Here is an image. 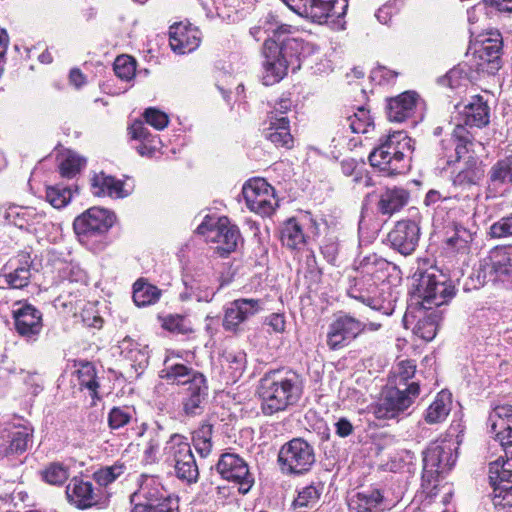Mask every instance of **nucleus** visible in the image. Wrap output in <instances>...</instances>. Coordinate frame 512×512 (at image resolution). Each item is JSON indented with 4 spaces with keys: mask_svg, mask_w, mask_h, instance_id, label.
Listing matches in <instances>:
<instances>
[{
    "mask_svg": "<svg viewBox=\"0 0 512 512\" xmlns=\"http://www.w3.org/2000/svg\"><path fill=\"white\" fill-rule=\"evenodd\" d=\"M257 393L262 413L272 416L286 411L300 400L303 381L301 376L293 370H270L259 380Z\"/></svg>",
    "mask_w": 512,
    "mask_h": 512,
    "instance_id": "f257e3e1",
    "label": "nucleus"
},
{
    "mask_svg": "<svg viewBox=\"0 0 512 512\" xmlns=\"http://www.w3.org/2000/svg\"><path fill=\"white\" fill-rule=\"evenodd\" d=\"M308 45L292 37H280V40L265 39L263 54L265 57L263 77L265 85L279 82L291 68L293 72L301 68L304 50Z\"/></svg>",
    "mask_w": 512,
    "mask_h": 512,
    "instance_id": "f03ea898",
    "label": "nucleus"
},
{
    "mask_svg": "<svg viewBox=\"0 0 512 512\" xmlns=\"http://www.w3.org/2000/svg\"><path fill=\"white\" fill-rule=\"evenodd\" d=\"M412 150V139L403 131H395L381 140L369 154L368 160L383 175L393 176L408 169V155Z\"/></svg>",
    "mask_w": 512,
    "mask_h": 512,
    "instance_id": "7ed1b4c3",
    "label": "nucleus"
},
{
    "mask_svg": "<svg viewBox=\"0 0 512 512\" xmlns=\"http://www.w3.org/2000/svg\"><path fill=\"white\" fill-rule=\"evenodd\" d=\"M413 296L421 300L426 310L447 304L455 295L449 276L437 266L418 268L413 274Z\"/></svg>",
    "mask_w": 512,
    "mask_h": 512,
    "instance_id": "20e7f679",
    "label": "nucleus"
},
{
    "mask_svg": "<svg viewBox=\"0 0 512 512\" xmlns=\"http://www.w3.org/2000/svg\"><path fill=\"white\" fill-rule=\"evenodd\" d=\"M114 221L115 216L112 212L92 207L74 219L73 229L81 244L94 252H99L108 243L107 234Z\"/></svg>",
    "mask_w": 512,
    "mask_h": 512,
    "instance_id": "39448f33",
    "label": "nucleus"
},
{
    "mask_svg": "<svg viewBox=\"0 0 512 512\" xmlns=\"http://www.w3.org/2000/svg\"><path fill=\"white\" fill-rule=\"evenodd\" d=\"M163 455L165 462L174 467L177 478L187 483L197 482L198 466L185 436L172 434L165 443Z\"/></svg>",
    "mask_w": 512,
    "mask_h": 512,
    "instance_id": "423d86ee",
    "label": "nucleus"
},
{
    "mask_svg": "<svg viewBox=\"0 0 512 512\" xmlns=\"http://www.w3.org/2000/svg\"><path fill=\"white\" fill-rule=\"evenodd\" d=\"M485 176V165L474 156H469L463 167L452 178V187L448 201H457L461 207L470 206L471 201L477 195L474 190L479 186Z\"/></svg>",
    "mask_w": 512,
    "mask_h": 512,
    "instance_id": "0eeeda50",
    "label": "nucleus"
},
{
    "mask_svg": "<svg viewBox=\"0 0 512 512\" xmlns=\"http://www.w3.org/2000/svg\"><path fill=\"white\" fill-rule=\"evenodd\" d=\"M385 289H389L388 284L356 273L349 279L347 293L351 298L360 301L372 310L388 315L393 308L392 300L385 296Z\"/></svg>",
    "mask_w": 512,
    "mask_h": 512,
    "instance_id": "6e6552de",
    "label": "nucleus"
},
{
    "mask_svg": "<svg viewBox=\"0 0 512 512\" xmlns=\"http://www.w3.org/2000/svg\"><path fill=\"white\" fill-rule=\"evenodd\" d=\"M453 442L447 439L435 440L422 452V486L428 488L438 478L451 470L456 461Z\"/></svg>",
    "mask_w": 512,
    "mask_h": 512,
    "instance_id": "1a4fd4ad",
    "label": "nucleus"
},
{
    "mask_svg": "<svg viewBox=\"0 0 512 512\" xmlns=\"http://www.w3.org/2000/svg\"><path fill=\"white\" fill-rule=\"evenodd\" d=\"M478 281L482 284L501 282L512 286V246H497L480 260L477 269Z\"/></svg>",
    "mask_w": 512,
    "mask_h": 512,
    "instance_id": "9d476101",
    "label": "nucleus"
},
{
    "mask_svg": "<svg viewBox=\"0 0 512 512\" xmlns=\"http://www.w3.org/2000/svg\"><path fill=\"white\" fill-rule=\"evenodd\" d=\"M420 394L418 382H411L406 388H388L373 408L377 419H394L403 414Z\"/></svg>",
    "mask_w": 512,
    "mask_h": 512,
    "instance_id": "9b49d317",
    "label": "nucleus"
},
{
    "mask_svg": "<svg viewBox=\"0 0 512 512\" xmlns=\"http://www.w3.org/2000/svg\"><path fill=\"white\" fill-rule=\"evenodd\" d=\"M197 233L205 236L207 241L217 244L216 250L221 257L235 251L240 239V232L236 225H232L228 218L222 217L215 221L206 216L197 227Z\"/></svg>",
    "mask_w": 512,
    "mask_h": 512,
    "instance_id": "f8f14e48",
    "label": "nucleus"
},
{
    "mask_svg": "<svg viewBox=\"0 0 512 512\" xmlns=\"http://www.w3.org/2000/svg\"><path fill=\"white\" fill-rule=\"evenodd\" d=\"M278 462L286 474H303L315 462L314 448L304 439L294 438L281 447Z\"/></svg>",
    "mask_w": 512,
    "mask_h": 512,
    "instance_id": "ddd939ff",
    "label": "nucleus"
},
{
    "mask_svg": "<svg viewBox=\"0 0 512 512\" xmlns=\"http://www.w3.org/2000/svg\"><path fill=\"white\" fill-rule=\"evenodd\" d=\"M242 194L247 207L262 216L271 215L278 206L274 188L262 178L247 181L242 188Z\"/></svg>",
    "mask_w": 512,
    "mask_h": 512,
    "instance_id": "4468645a",
    "label": "nucleus"
},
{
    "mask_svg": "<svg viewBox=\"0 0 512 512\" xmlns=\"http://www.w3.org/2000/svg\"><path fill=\"white\" fill-rule=\"evenodd\" d=\"M366 326L365 323L348 314L335 317L328 327L327 346L333 351L348 346L365 330Z\"/></svg>",
    "mask_w": 512,
    "mask_h": 512,
    "instance_id": "2eb2a0df",
    "label": "nucleus"
},
{
    "mask_svg": "<svg viewBox=\"0 0 512 512\" xmlns=\"http://www.w3.org/2000/svg\"><path fill=\"white\" fill-rule=\"evenodd\" d=\"M216 469L223 479L237 484L238 491L242 494L248 493L254 484V477L249 471L248 464L237 454H222Z\"/></svg>",
    "mask_w": 512,
    "mask_h": 512,
    "instance_id": "dca6fc26",
    "label": "nucleus"
},
{
    "mask_svg": "<svg viewBox=\"0 0 512 512\" xmlns=\"http://www.w3.org/2000/svg\"><path fill=\"white\" fill-rule=\"evenodd\" d=\"M66 497L70 504L78 509H88L103 503L104 493L92 482L74 477L66 486Z\"/></svg>",
    "mask_w": 512,
    "mask_h": 512,
    "instance_id": "f3484780",
    "label": "nucleus"
},
{
    "mask_svg": "<svg viewBox=\"0 0 512 512\" xmlns=\"http://www.w3.org/2000/svg\"><path fill=\"white\" fill-rule=\"evenodd\" d=\"M33 260L27 252L11 258L1 269L0 278L11 289L27 287L32 278Z\"/></svg>",
    "mask_w": 512,
    "mask_h": 512,
    "instance_id": "a211bd4d",
    "label": "nucleus"
},
{
    "mask_svg": "<svg viewBox=\"0 0 512 512\" xmlns=\"http://www.w3.org/2000/svg\"><path fill=\"white\" fill-rule=\"evenodd\" d=\"M338 4L339 0H304L296 6V13L312 22L323 24L329 17H341L345 14L347 0H341L340 11Z\"/></svg>",
    "mask_w": 512,
    "mask_h": 512,
    "instance_id": "6ab92c4d",
    "label": "nucleus"
},
{
    "mask_svg": "<svg viewBox=\"0 0 512 512\" xmlns=\"http://www.w3.org/2000/svg\"><path fill=\"white\" fill-rule=\"evenodd\" d=\"M512 186V149L498 159L487 173V195L497 197L504 195Z\"/></svg>",
    "mask_w": 512,
    "mask_h": 512,
    "instance_id": "aec40b11",
    "label": "nucleus"
},
{
    "mask_svg": "<svg viewBox=\"0 0 512 512\" xmlns=\"http://www.w3.org/2000/svg\"><path fill=\"white\" fill-rule=\"evenodd\" d=\"M32 443V432L25 426L0 425V457L24 453Z\"/></svg>",
    "mask_w": 512,
    "mask_h": 512,
    "instance_id": "412c9836",
    "label": "nucleus"
},
{
    "mask_svg": "<svg viewBox=\"0 0 512 512\" xmlns=\"http://www.w3.org/2000/svg\"><path fill=\"white\" fill-rule=\"evenodd\" d=\"M420 227L412 220L398 221L388 234L390 246L400 254L411 255L420 240Z\"/></svg>",
    "mask_w": 512,
    "mask_h": 512,
    "instance_id": "4be33fe9",
    "label": "nucleus"
},
{
    "mask_svg": "<svg viewBox=\"0 0 512 512\" xmlns=\"http://www.w3.org/2000/svg\"><path fill=\"white\" fill-rule=\"evenodd\" d=\"M17 304L20 307L12 312L15 330L27 341H35L43 327L42 313L31 304Z\"/></svg>",
    "mask_w": 512,
    "mask_h": 512,
    "instance_id": "5701e85b",
    "label": "nucleus"
},
{
    "mask_svg": "<svg viewBox=\"0 0 512 512\" xmlns=\"http://www.w3.org/2000/svg\"><path fill=\"white\" fill-rule=\"evenodd\" d=\"M182 398L183 412L186 416L195 417L203 413L208 397V383L206 376L201 372L186 383Z\"/></svg>",
    "mask_w": 512,
    "mask_h": 512,
    "instance_id": "b1692460",
    "label": "nucleus"
},
{
    "mask_svg": "<svg viewBox=\"0 0 512 512\" xmlns=\"http://www.w3.org/2000/svg\"><path fill=\"white\" fill-rule=\"evenodd\" d=\"M503 40L500 34L483 39L475 50L477 69L495 74L502 66Z\"/></svg>",
    "mask_w": 512,
    "mask_h": 512,
    "instance_id": "393cba45",
    "label": "nucleus"
},
{
    "mask_svg": "<svg viewBox=\"0 0 512 512\" xmlns=\"http://www.w3.org/2000/svg\"><path fill=\"white\" fill-rule=\"evenodd\" d=\"M260 299L240 298L232 301L225 309L223 327L227 331H237L239 325L263 309Z\"/></svg>",
    "mask_w": 512,
    "mask_h": 512,
    "instance_id": "a878e982",
    "label": "nucleus"
},
{
    "mask_svg": "<svg viewBox=\"0 0 512 512\" xmlns=\"http://www.w3.org/2000/svg\"><path fill=\"white\" fill-rule=\"evenodd\" d=\"M172 496L155 477H146L139 489L131 496V502H134L132 511L139 507L150 510L157 506L164 499Z\"/></svg>",
    "mask_w": 512,
    "mask_h": 512,
    "instance_id": "bb28decb",
    "label": "nucleus"
},
{
    "mask_svg": "<svg viewBox=\"0 0 512 512\" xmlns=\"http://www.w3.org/2000/svg\"><path fill=\"white\" fill-rule=\"evenodd\" d=\"M200 31L197 28L178 23L169 31V44L177 54L193 52L200 44Z\"/></svg>",
    "mask_w": 512,
    "mask_h": 512,
    "instance_id": "cd10ccee",
    "label": "nucleus"
},
{
    "mask_svg": "<svg viewBox=\"0 0 512 512\" xmlns=\"http://www.w3.org/2000/svg\"><path fill=\"white\" fill-rule=\"evenodd\" d=\"M178 354L172 353L163 362V368L159 372L160 378L176 385H185L200 374V371L182 363Z\"/></svg>",
    "mask_w": 512,
    "mask_h": 512,
    "instance_id": "c85d7f7f",
    "label": "nucleus"
},
{
    "mask_svg": "<svg viewBox=\"0 0 512 512\" xmlns=\"http://www.w3.org/2000/svg\"><path fill=\"white\" fill-rule=\"evenodd\" d=\"M410 199L408 190L402 187H386L379 194L377 209L382 215L392 216L406 206Z\"/></svg>",
    "mask_w": 512,
    "mask_h": 512,
    "instance_id": "c756f323",
    "label": "nucleus"
},
{
    "mask_svg": "<svg viewBox=\"0 0 512 512\" xmlns=\"http://www.w3.org/2000/svg\"><path fill=\"white\" fill-rule=\"evenodd\" d=\"M418 99V94L413 91H406L391 98L387 104L388 119L393 122H403L410 118L414 113Z\"/></svg>",
    "mask_w": 512,
    "mask_h": 512,
    "instance_id": "7c9ffc66",
    "label": "nucleus"
},
{
    "mask_svg": "<svg viewBox=\"0 0 512 512\" xmlns=\"http://www.w3.org/2000/svg\"><path fill=\"white\" fill-rule=\"evenodd\" d=\"M269 126L265 130L266 138L277 147L291 149L293 147V137L290 133L289 120L287 117H277L276 112H270L268 115Z\"/></svg>",
    "mask_w": 512,
    "mask_h": 512,
    "instance_id": "2f4dec72",
    "label": "nucleus"
},
{
    "mask_svg": "<svg viewBox=\"0 0 512 512\" xmlns=\"http://www.w3.org/2000/svg\"><path fill=\"white\" fill-rule=\"evenodd\" d=\"M489 123V107L482 97L475 96L473 100L465 105L464 110L460 113L458 124L463 127L482 128Z\"/></svg>",
    "mask_w": 512,
    "mask_h": 512,
    "instance_id": "473e14b6",
    "label": "nucleus"
},
{
    "mask_svg": "<svg viewBox=\"0 0 512 512\" xmlns=\"http://www.w3.org/2000/svg\"><path fill=\"white\" fill-rule=\"evenodd\" d=\"M390 263L373 253L360 259L355 266V273L363 274L381 283L388 275Z\"/></svg>",
    "mask_w": 512,
    "mask_h": 512,
    "instance_id": "72a5a7b5",
    "label": "nucleus"
},
{
    "mask_svg": "<svg viewBox=\"0 0 512 512\" xmlns=\"http://www.w3.org/2000/svg\"><path fill=\"white\" fill-rule=\"evenodd\" d=\"M93 193L96 196H105L124 198L128 192L124 190L122 181L104 173L97 174L92 179Z\"/></svg>",
    "mask_w": 512,
    "mask_h": 512,
    "instance_id": "f704fd0d",
    "label": "nucleus"
},
{
    "mask_svg": "<svg viewBox=\"0 0 512 512\" xmlns=\"http://www.w3.org/2000/svg\"><path fill=\"white\" fill-rule=\"evenodd\" d=\"M383 502L384 496L379 489H369L358 492L349 505L355 512H378Z\"/></svg>",
    "mask_w": 512,
    "mask_h": 512,
    "instance_id": "c9c22d12",
    "label": "nucleus"
},
{
    "mask_svg": "<svg viewBox=\"0 0 512 512\" xmlns=\"http://www.w3.org/2000/svg\"><path fill=\"white\" fill-rule=\"evenodd\" d=\"M451 393L447 390L440 391L434 401L427 408L424 419L429 424H436L444 421L451 410Z\"/></svg>",
    "mask_w": 512,
    "mask_h": 512,
    "instance_id": "e433bc0d",
    "label": "nucleus"
},
{
    "mask_svg": "<svg viewBox=\"0 0 512 512\" xmlns=\"http://www.w3.org/2000/svg\"><path fill=\"white\" fill-rule=\"evenodd\" d=\"M132 137L140 140L137 151L141 156L152 157L161 144L160 139L156 135H152L150 131L141 122H136L131 127Z\"/></svg>",
    "mask_w": 512,
    "mask_h": 512,
    "instance_id": "4c0bfd02",
    "label": "nucleus"
},
{
    "mask_svg": "<svg viewBox=\"0 0 512 512\" xmlns=\"http://www.w3.org/2000/svg\"><path fill=\"white\" fill-rule=\"evenodd\" d=\"M450 142H453L455 147L453 155H446L448 165L459 162V160L469 152L470 148L473 146V136L462 124H457L449 140V143Z\"/></svg>",
    "mask_w": 512,
    "mask_h": 512,
    "instance_id": "58836bf2",
    "label": "nucleus"
},
{
    "mask_svg": "<svg viewBox=\"0 0 512 512\" xmlns=\"http://www.w3.org/2000/svg\"><path fill=\"white\" fill-rule=\"evenodd\" d=\"M247 365L244 351H232L223 355L222 368L226 374L227 382L235 383L243 375Z\"/></svg>",
    "mask_w": 512,
    "mask_h": 512,
    "instance_id": "ea45409f",
    "label": "nucleus"
},
{
    "mask_svg": "<svg viewBox=\"0 0 512 512\" xmlns=\"http://www.w3.org/2000/svg\"><path fill=\"white\" fill-rule=\"evenodd\" d=\"M120 354L132 362L133 366L143 367L148 364V352H146L139 343L130 337H125L119 342Z\"/></svg>",
    "mask_w": 512,
    "mask_h": 512,
    "instance_id": "a19ab883",
    "label": "nucleus"
},
{
    "mask_svg": "<svg viewBox=\"0 0 512 512\" xmlns=\"http://www.w3.org/2000/svg\"><path fill=\"white\" fill-rule=\"evenodd\" d=\"M281 242L289 249H300L305 244L302 226L294 218L284 223L281 229Z\"/></svg>",
    "mask_w": 512,
    "mask_h": 512,
    "instance_id": "79ce46f5",
    "label": "nucleus"
},
{
    "mask_svg": "<svg viewBox=\"0 0 512 512\" xmlns=\"http://www.w3.org/2000/svg\"><path fill=\"white\" fill-rule=\"evenodd\" d=\"M77 374L80 387L87 389L93 400H100L98 394L100 384L96 375L95 366L91 362H81Z\"/></svg>",
    "mask_w": 512,
    "mask_h": 512,
    "instance_id": "37998d69",
    "label": "nucleus"
},
{
    "mask_svg": "<svg viewBox=\"0 0 512 512\" xmlns=\"http://www.w3.org/2000/svg\"><path fill=\"white\" fill-rule=\"evenodd\" d=\"M506 466H512V463L502 456L489 464V479L494 488L502 484L505 487L512 486V471L506 469Z\"/></svg>",
    "mask_w": 512,
    "mask_h": 512,
    "instance_id": "c03bdc74",
    "label": "nucleus"
},
{
    "mask_svg": "<svg viewBox=\"0 0 512 512\" xmlns=\"http://www.w3.org/2000/svg\"><path fill=\"white\" fill-rule=\"evenodd\" d=\"M133 300L138 307H144L156 303L161 291L154 285L138 280L133 286Z\"/></svg>",
    "mask_w": 512,
    "mask_h": 512,
    "instance_id": "a18cd8bd",
    "label": "nucleus"
},
{
    "mask_svg": "<svg viewBox=\"0 0 512 512\" xmlns=\"http://www.w3.org/2000/svg\"><path fill=\"white\" fill-rule=\"evenodd\" d=\"M212 434L213 426L206 422L193 432V445L201 457H207L212 451Z\"/></svg>",
    "mask_w": 512,
    "mask_h": 512,
    "instance_id": "49530a36",
    "label": "nucleus"
},
{
    "mask_svg": "<svg viewBox=\"0 0 512 512\" xmlns=\"http://www.w3.org/2000/svg\"><path fill=\"white\" fill-rule=\"evenodd\" d=\"M126 466L122 462H115L111 466H105L93 473V479L98 488L107 487L126 472Z\"/></svg>",
    "mask_w": 512,
    "mask_h": 512,
    "instance_id": "de8ad7c7",
    "label": "nucleus"
},
{
    "mask_svg": "<svg viewBox=\"0 0 512 512\" xmlns=\"http://www.w3.org/2000/svg\"><path fill=\"white\" fill-rule=\"evenodd\" d=\"M491 432L509 429L512 426V405H496L489 415Z\"/></svg>",
    "mask_w": 512,
    "mask_h": 512,
    "instance_id": "09e8293b",
    "label": "nucleus"
},
{
    "mask_svg": "<svg viewBox=\"0 0 512 512\" xmlns=\"http://www.w3.org/2000/svg\"><path fill=\"white\" fill-rule=\"evenodd\" d=\"M40 475L44 482L50 485L61 486L69 478V470L62 463L52 462L40 472Z\"/></svg>",
    "mask_w": 512,
    "mask_h": 512,
    "instance_id": "8fccbe9b",
    "label": "nucleus"
},
{
    "mask_svg": "<svg viewBox=\"0 0 512 512\" xmlns=\"http://www.w3.org/2000/svg\"><path fill=\"white\" fill-rule=\"evenodd\" d=\"M473 241V233L461 225H455L453 236L447 239L448 248L459 252L467 253Z\"/></svg>",
    "mask_w": 512,
    "mask_h": 512,
    "instance_id": "3c124183",
    "label": "nucleus"
},
{
    "mask_svg": "<svg viewBox=\"0 0 512 512\" xmlns=\"http://www.w3.org/2000/svg\"><path fill=\"white\" fill-rule=\"evenodd\" d=\"M353 133H367L369 127L373 126V121L369 115V111L363 107H359L357 112L345 118V124Z\"/></svg>",
    "mask_w": 512,
    "mask_h": 512,
    "instance_id": "603ef678",
    "label": "nucleus"
},
{
    "mask_svg": "<svg viewBox=\"0 0 512 512\" xmlns=\"http://www.w3.org/2000/svg\"><path fill=\"white\" fill-rule=\"evenodd\" d=\"M135 415V409L131 406H115L108 413V425L116 430L128 425Z\"/></svg>",
    "mask_w": 512,
    "mask_h": 512,
    "instance_id": "864d4df0",
    "label": "nucleus"
},
{
    "mask_svg": "<svg viewBox=\"0 0 512 512\" xmlns=\"http://www.w3.org/2000/svg\"><path fill=\"white\" fill-rule=\"evenodd\" d=\"M322 487L313 484L303 487L298 491V495L293 501L295 509L312 508L314 507L321 496Z\"/></svg>",
    "mask_w": 512,
    "mask_h": 512,
    "instance_id": "5fc2aeb1",
    "label": "nucleus"
},
{
    "mask_svg": "<svg viewBox=\"0 0 512 512\" xmlns=\"http://www.w3.org/2000/svg\"><path fill=\"white\" fill-rule=\"evenodd\" d=\"M437 318L434 312L420 318L414 327V333L425 341L433 340L437 334Z\"/></svg>",
    "mask_w": 512,
    "mask_h": 512,
    "instance_id": "6e6d98bb",
    "label": "nucleus"
},
{
    "mask_svg": "<svg viewBox=\"0 0 512 512\" xmlns=\"http://www.w3.org/2000/svg\"><path fill=\"white\" fill-rule=\"evenodd\" d=\"M162 327L177 334H188L193 331L191 321L180 314H170L163 317Z\"/></svg>",
    "mask_w": 512,
    "mask_h": 512,
    "instance_id": "4d7b16f0",
    "label": "nucleus"
},
{
    "mask_svg": "<svg viewBox=\"0 0 512 512\" xmlns=\"http://www.w3.org/2000/svg\"><path fill=\"white\" fill-rule=\"evenodd\" d=\"M259 25L263 29V33L267 35L266 39L280 40V37L290 32L289 25H279L276 18L272 14H268L259 20Z\"/></svg>",
    "mask_w": 512,
    "mask_h": 512,
    "instance_id": "13d9d810",
    "label": "nucleus"
},
{
    "mask_svg": "<svg viewBox=\"0 0 512 512\" xmlns=\"http://www.w3.org/2000/svg\"><path fill=\"white\" fill-rule=\"evenodd\" d=\"M85 159L75 153H68L59 165V172L64 178L75 177L85 166Z\"/></svg>",
    "mask_w": 512,
    "mask_h": 512,
    "instance_id": "bf43d9fd",
    "label": "nucleus"
},
{
    "mask_svg": "<svg viewBox=\"0 0 512 512\" xmlns=\"http://www.w3.org/2000/svg\"><path fill=\"white\" fill-rule=\"evenodd\" d=\"M163 428L160 424L156 423V427L149 431V439L144 450V459L147 463H155L161 444V432Z\"/></svg>",
    "mask_w": 512,
    "mask_h": 512,
    "instance_id": "052dcab7",
    "label": "nucleus"
},
{
    "mask_svg": "<svg viewBox=\"0 0 512 512\" xmlns=\"http://www.w3.org/2000/svg\"><path fill=\"white\" fill-rule=\"evenodd\" d=\"M416 373V364L412 360L400 361L394 371L395 387L403 386L406 388L410 383L408 380L414 377Z\"/></svg>",
    "mask_w": 512,
    "mask_h": 512,
    "instance_id": "680f3d73",
    "label": "nucleus"
},
{
    "mask_svg": "<svg viewBox=\"0 0 512 512\" xmlns=\"http://www.w3.org/2000/svg\"><path fill=\"white\" fill-rule=\"evenodd\" d=\"M136 62L128 55L118 56L114 61V72L122 80L129 81L135 76Z\"/></svg>",
    "mask_w": 512,
    "mask_h": 512,
    "instance_id": "e2e57ef3",
    "label": "nucleus"
},
{
    "mask_svg": "<svg viewBox=\"0 0 512 512\" xmlns=\"http://www.w3.org/2000/svg\"><path fill=\"white\" fill-rule=\"evenodd\" d=\"M72 197L71 190L67 187L51 186L46 190V199L54 208L66 206Z\"/></svg>",
    "mask_w": 512,
    "mask_h": 512,
    "instance_id": "0e129e2a",
    "label": "nucleus"
},
{
    "mask_svg": "<svg viewBox=\"0 0 512 512\" xmlns=\"http://www.w3.org/2000/svg\"><path fill=\"white\" fill-rule=\"evenodd\" d=\"M492 502L498 512H508L506 509L512 508V485L505 487L502 484L495 487Z\"/></svg>",
    "mask_w": 512,
    "mask_h": 512,
    "instance_id": "69168bd1",
    "label": "nucleus"
},
{
    "mask_svg": "<svg viewBox=\"0 0 512 512\" xmlns=\"http://www.w3.org/2000/svg\"><path fill=\"white\" fill-rule=\"evenodd\" d=\"M29 215V211L27 208L12 205L9 206L4 212L5 220L16 227L24 228L28 225L27 216Z\"/></svg>",
    "mask_w": 512,
    "mask_h": 512,
    "instance_id": "338daca9",
    "label": "nucleus"
},
{
    "mask_svg": "<svg viewBox=\"0 0 512 512\" xmlns=\"http://www.w3.org/2000/svg\"><path fill=\"white\" fill-rule=\"evenodd\" d=\"M489 233L493 238L512 236V213L493 223Z\"/></svg>",
    "mask_w": 512,
    "mask_h": 512,
    "instance_id": "774afa93",
    "label": "nucleus"
}]
</instances>
